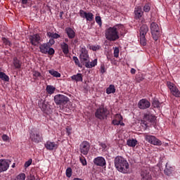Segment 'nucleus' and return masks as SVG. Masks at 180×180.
Instances as JSON below:
<instances>
[{
    "mask_svg": "<svg viewBox=\"0 0 180 180\" xmlns=\"http://www.w3.org/2000/svg\"><path fill=\"white\" fill-rule=\"evenodd\" d=\"M124 26L122 24H117L113 27H110L105 30V39L109 41H116L119 40V34L123 36L125 33Z\"/></svg>",
    "mask_w": 180,
    "mask_h": 180,
    "instance_id": "obj_1",
    "label": "nucleus"
},
{
    "mask_svg": "<svg viewBox=\"0 0 180 180\" xmlns=\"http://www.w3.org/2000/svg\"><path fill=\"white\" fill-rule=\"evenodd\" d=\"M114 164L119 172H122V174H127L129 172L130 165H129V162L124 158L117 156L114 160Z\"/></svg>",
    "mask_w": 180,
    "mask_h": 180,
    "instance_id": "obj_2",
    "label": "nucleus"
},
{
    "mask_svg": "<svg viewBox=\"0 0 180 180\" xmlns=\"http://www.w3.org/2000/svg\"><path fill=\"white\" fill-rule=\"evenodd\" d=\"M155 120H157V118L154 115L150 112L145 113L143 119L141 120V124L145 129H147V127H148V123L154 124L155 123Z\"/></svg>",
    "mask_w": 180,
    "mask_h": 180,
    "instance_id": "obj_3",
    "label": "nucleus"
},
{
    "mask_svg": "<svg viewBox=\"0 0 180 180\" xmlns=\"http://www.w3.org/2000/svg\"><path fill=\"white\" fill-rule=\"evenodd\" d=\"M148 32V27L147 25H143L139 31V39L141 46H146L147 44V39H146V34Z\"/></svg>",
    "mask_w": 180,
    "mask_h": 180,
    "instance_id": "obj_4",
    "label": "nucleus"
},
{
    "mask_svg": "<svg viewBox=\"0 0 180 180\" xmlns=\"http://www.w3.org/2000/svg\"><path fill=\"white\" fill-rule=\"evenodd\" d=\"M143 136L145 138L146 141L152 144L153 146H162V142L161 140L158 139L155 137V136L150 135L147 133L143 134Z\"/></svg>",
    "mask_w": 180,
    "mask_h": 180,
    "instance_id": "obj_5",
    "label": "nucleus"
},
{
    "mask_svg": "<svg viewBox=\"0 0 180 180\" xmlns=\"http://www.w3.org/2000/svg\"><path fill=\"white\" fill-rule=\"evenodd\" d=\"M108 115H109V111L108 110V108L104 107L98 108L95 112L96 117L100 120L106 119L108 117Z\"/></svg>",
    "mask_w": 180,
    "mask_h": 180,
    "instance_id": "obj_6",
    "label": "nucleus"
},
{
    "mask_svg": "<svg viewBox=\"0 0 180 180\" xmlns=\"http://www.w3.org/2000/svg\"><path fill=\"white\" fill-rule=\"evenodd\" d=\"M54 101L56 105L64 106L65 105H67L68 102H70V98L65 95L57 94L54 96Z\"/></svg>",
    "mask_w": 180,
    "mask_h": 180,
    "instance_id": "obj_7",
    "label": "nucleus"
},
{
    "mask_svg": "<svg viewBox=\"0 0 180 180\" xmlns=\"http://www.w3.org/2000/svg\"><path fill=\"white\" fill-rule=\"evenodd\" d=\"M150 30L153 40L157 41L160 37V27L157 22H152L150 24Z\"/></svg>",
    "mask_w": 180,
    "mask_h": 180,
    "instance_id": "obj_8",
    "label": "nucleus"
},
{
    "mask_svg": "<svg viewBox=\"0 0 180 180\" xmlns=\"http://www.w3.org/2000/svg\"><path fill=\"white\" fill-rule=\"evenodd\" d=\"M39 51L42 54H49V56H54V49L50 48L46 43L39 45Z\"/></svg>",
    "mask_w": 180,
    "mask_h": 180,
    "instance_id": "obj_9",
    "label": "nucleus"
},
{
    "mask_svg": "<svg viewBox=\"0 0 180 180\" xmlns=\"http://www.w3.org/2000/svg\"><path fill=\"white\" fill-rule=\"evenodd\" d=\"M89 150H91V144L89 142L84 141L81 143L79 146V150L81 154H83V155H88Z\"/></svg>",
    "mask_w": 180,
    "mask_h": 180,
    "instance_id": "obj_10",
    "label": "nucleus"
},
{
    "mask_svg": "<svg viewBox=\"0 0 180 180\" xmlns=\"http://www.w3.org/2000/svg\"><path fill=\"white\" fill-rule=\"evenodd\" d=\"M167 86L169 88L171 94L176 98H180L179 89L176 88V86L171 82H167Z\"/></svg>",
    "mask_w": 180,
    "mask_h": 180,
    "instance_id": "obj_11",
    "label": "nucleus"
},
{
    "mask_svg": "<svg viewBox=\"0 0 180 180\" xmlns=\"http://www.w3.org/2000/svg\"><path fill=\"white\" fill-rule=\"evenodd\" d=\"M141 178L142 180H151V169L150 167H146L141 169Z\"/></svg>",
    "mask_w": 180,
    "mask_h": 180,
    "instance_id": "obj_12",
    "label": "nucleus"
},
{
    "mask_svg": "<svg viewBox=\"0 0 180 180\" xmlns=\"http://www.w3.org/2000/svg\"><path fill=\"white\" fill-rule=\"evenodd\" d=\"M80 60L83 63H86V61H89V55H88V50H86V47L85 46H80Z\"/></svg>",
    "mask_w": 180,
    "mask_h": 180,
    "instance_id": "obj_13",
    "label": "nucleus"
},
{
    "mask_svg": "<svg viewBox=\"0 0 180 180\" xmlns=\"http://www.w3.org/2000/svg\"><path fill=\"white\" fill-rule=\"evenodd\" d=\"M30 41L32 46H34L35 47H38L39 44L41 41V37H40L39 34H34L33 35L30 36Z\"/></svg>",
    "mask_w": 180,
    "mask_h": 180,
    "instance_id": "obj_14",
    "label": "nucleus"
},
{
    "mask_svg": "<svg viewBox=\"0 0 180 180\" xmlns=\"http://www.w3.org/2000/svg\"><path fill=\"white\" fill-rule=\"evenodd\" d=\"M30 139L33 143H39L43 140V135L39 131L31 133Z\"/></svg>",
    "mask_w": 180,
    "mask_h": 180,
    "instance_id": "obj_15",
    "label": "nucleus"
},
{
    "mask_svg": "<svg viewBox=\"0 0 180 180\" xmlns=\"http://www.w3.org/2000/svg\"><path fill=\"white\" fill-rule=\"evenodd\" d=\"M79 15L81 18L86 19L87 22H92L94 20V14L92 13H86V11L84 10H80Z\"/></svg>",
    "mask_w": 180,
    "mask_h": 180,
    "instance_id": "obj_16",
    "label": "nucleus"
},
{
    "mask_svg": "<svg viewBox=\"0 0 180 180\" xmlns=\"http://www.w3.org/2000/svg\"><path fill=\"white\" fill-rule=\"evenodd\" d=\"M150 106H151V103L146 98L141 99L138 103V108H139V109H142L143 110L145 109H148Z\"/></svg>",
    "mask_w": 180,
    "mask_h": 180,
    "instance_id": "obj_17",
    "label": "nucleus"
},
{
    "mask_svg": "<svg viewBox=\"0 0 180 180\" xmlns=\"http://www.w3.org/2000/svg\"><path fill=\"white\" fill-rule=\"evenodd\" d=\"M44 146L45 148H46V150H49V151H53V150H57V148H58V144L50 141H46Z\"/></svg>",
    "mask_w": 180,
    "mask_h": 180,
    "instance_id": "obj_18",
    "label": "nucleus"
},
{
    "mask_svg": "<svg viewBox=\"0 0 180 180\" xmlns=\"http://www.w3.org/2000/svg\"><path fill=\"white\" fill-rule=\"evenodd\" d=\"M94 163L97 167H105L106 165V160L103 158V157H97L94 158Z\"/></svg>",
    "mask_w": 180,
    "mask_h": 180,
    "instance_id": "obj_19",
    "label": "nucleus"
},
{
    "mask_svg": "<svg viewBox=\"0 0 180 180\" xmlns=\"http://www.w3.org/2000/svg\"><path fill=\"white\" fill-rule=\"evenodd\" d=\"M8 168H9V160H0V172L8 171Z\"/></svg>",
    "mask_w": 180,
    "mask_h": 180,
    "instance_id": "obj_20",
    "label": "nucleus"
},
{
    "mask_svg": "<svg viewBox=\"0 0 180 180\" xmlns=\"http://www.w3.org/2000/svg\"><path fill=\"white\" fill-rule=\"evenodd\" d=\"M65 32L66 33L68 37L70 39L75 38V31L71 27H66L65 30Z\"/></svg>",
    "mask_w": 180,
    "mask_h": 180,
    "instance_id": "obj_21",
    "label": "nucleus"
},
{
    "mask_svg": "<svg viewBox=\"0 0 180 180\" xmlns=\"http://www.w3.org/2000/svg\"><path fill=\"white\" fill-rule=\"evenodd\" d=\"M121 122H123V117H122V115L120 114H116L112 123L114 126H119Z\"/></svg>",
    "mask_w": 180,
    "mask_h": 180,
    "instance_id": "obj_22",
    "label": "nucleus"
},
{
    "mask_svg": "<svg viewBox=\"0 0 180 180\" xmlns=\"http://www.w3.org/2000/svg\"><path fill=\"white\" fill-rule=\"evenodd\" d=\"M143 13L144 12L143 11V9L141 8V7L138 6L135 8V10H134L135 19L136 20L140 19L143 16Z\"/></svg>",
    "mask_w": 180,
    "mask_h": 180,
    "instance_id": "obj_23",
    "label": "nucleus"
},
{
    "mask_svg": "<svg viewBox=\"0 0 180 180\" xmlns=\"http://www.w3.org/2000/svg\"><path fill=\"white\" fill-rule=\"evenodd\" d=\"M72 81H75L76 82H82L84 79V76L82 74L77 73V75H74L71 77Z\"/></svg>",
    "mask_w": 180,
    "mask_h": 180,
    "instance_id": "obj_24",
    "label": "nucleus"
},
{
    "mask_svg": "<svg viewBox=\"0 0 180 180\" xmlns=\"http://www.w3.org/2000/svg\"><path fill=\"white\" fill-rule=\"evenodd\" d=\"M60 48H61V50L63 53V54H68V53H70V49H69V46H68V44L65 43V42H62L60 44Z\"/></svg>",
    "mask_w": 180,
    "mask_h": 180,
    "instance_id": "obj_25",
    "label": "nucleus"
},
{
    "mask_svg": "<svg viewBox=\"0 0 180 180\" xmlns=\"http://www.w3.org/2000/svg\"><path fill=\"white\" fill-rule=\"evenodd\" d=\"M89 61H86L84 63L85 67L86 68H93V67H95L98 64V59H94L93 61H91L90 63Z\"/></svg>",
    "mask_w": 180,
    "mask_h": 180,
    "instance_id": "obj_26",
    "label": "nucleus"
},
{
    "mask_svg": "<svg viewBox=\"0 0 180 180\" xmlns=\"http://www.w3.org/2000/svg\"><path fill=\"white\" fill-rule=\"evenodd\" d=\"M13 65L15 68H16L17 70H19L22 67V63L20 62V60H19V59H18V58H14Z\"/></svg>",
    "mask_w": 180,
    "mask_h": 180,
    "instance_id": "obj_27",
    "label": "nucleus"
},
{
    "mask_svg": "<svg viewBox=\"0 0 180 180\" xmlns=\"http://www.w3.org/2000/svg\"><path fill=\"white\" fill-rule=\"evenodd\" d=\"M127 145L129 147L134 148L137 146V140L136 139H128L127 141Z\"/></svg>",
    "mask_w": 180,
    "mask_h": 180,
    "instance_id": "obj_28",
    "label": "nucleus"
},
{
    "mask_svg": "<svg viewBox=\"0 0 180 180\" xmlns=\"http://www.w3.org/2000/svg\"><path fill=\"white\" fill-rule=\"evenodd\" d=\"M49 74L52 75V77H55V78H60L61 74L58 71L54 70L53 69L49 70Z\"/></svg>",
    "mask_w": 180,
    "mask_h": 180,
    "instance_id": "obj_29",
    "label": "nucleus"
},
{
    "mask_svg": "<svg viewBox=\"0 0 180 180\" xmlns=\"http://www.w3.org/2000/svg\"><path fill=\"white\" fill-rule=\"evenodd\" d=\"M165 167H166V168L165 169V175H171V174H172V171H173L174 168L172 167H169L168 163H166Z\"/></svg>",
    "mask_w": 180,
    "mask_h": 180,
    "instance_id": "obj_30",
    "label": "nucleus"
},
{
    "mask_svg": "<svg viewBox=\"0 0 180 180\" xmlns=\"http://www.w3.org/2000/svg\"><path fill=\"white\" fill-rule=\"evenodd\" d=\"M115 92H116V89L113 84H110L106 89V94H108V95H110V94H115Z\"/></svg>",
    "mask_w": 180,
    "mask_h": 180,
    "instance_id": "obj_31",
    "label": "nucleus"
},
{
    "mask_svg": "<svg viewBox=\"0 0 180 180\" xmlns=\"http://www.w3.org/2000/svg\"><path fill=\"white\" fill-rule=\"evenodd\" d=\"M55 91H56V87L51 85L46 86L47 94H49V95H53V94H54Z\"/></svg>",
    "mask_w": 180,
    "mask_h": 180,
    "instance_id": "obj_32",
    "label": "nucleus"
},
{
    "mask_svg": "<svg viewBox=\"0 0 180 180\" xmlns=\"http://www.w3.org/2000/svg\"><path fill=\"white\" fill-rule=\"evenodd\" d=\"M47 36L48 37H51V39H60V37H61V36H60V34H57V33H54V32H47Z\"/></svg>",
    "mask_w": 180,
    "mask_h": 180,
    "instance_id": "obj_33",
    "label": "nucleus"
},
{
    "mask_svg": "<svg viewBox=\"0 0 180 180\" xmlns=\"http://www.w3.org/2000/svg\"><path fill=\"white\" fill-rule=\"evenodd\" d=\"M33 77L34 79H37V78H40V79H44V77L41 76V73H40L39 71H34Z\"/></svg>",
    "mask_w": 180,
    "mask_h": 180,
    "instance_id": "obj_34",
    "label": "nucleus"
},
{
    "mask_svg": "<svg viewBox=\"0 0 180 180\" xmlns=\"http://www.w3.org/2000/svg\"><path fill=\"white\" fill-rule=\"evenodd\" d=\"M0 79L6 81V82H9V76L6 75L4 72H0Z\"/></svg>",
    "mask_w": 180,
    "mask_h": 180,
    "instance_id": "obj_35",
    "label": "nucleus"
},
{
    "mask_svg": "<svg viewBox=\"0 0 180 180\" xmlns=\"http://www.w3.org/2000/svg\"><path fill=\"white\" fill-rule=\"evenodd\" d=\"M150 11H151V4L150 3L145 4L143 6V11L148 13Z\"/></svg>",
    "mask_w": 180,
    "mask_h": 180,
    "instance_id": "obj_36",
    "label": "nucleus"
},
{
    "mask_svg": "<svg viewBox=\"0 0 180 180\" xmlns=\"http://www.w3.org/2000/svg\"><path fill=\"white\" fill-rule=\"evenodd\" d=\"M39 106L43 112H46V110L47 109V104H46V103H44V101H43L42 103H39Z\"/></svg>",
    "mask_w": 180,
    "mask_h": 180,
    "instance_id": "obj_37",
    "label": "nucleus"
},
{
    "mask_svg": "<svg viewBox=\"0 0 180 180\" xmlns=\"http://www.w3.org/2000/svg\"><path fill=\"white\" fill-rule=\"evenodd\" d=\"M79 161L84 167H85V165H86V164H87L86 159H85V157H84V155H82V154H81L79 156Z\"/></svg>",
    "mask_w": 180,
    "mask_h": 180,
    "instance_id": "obj_38",
    "label": "nucleus"
},
{
    "mask_svg": "<svg viewBox=\"0 0 180 180\" xmlns=\"http://www.w3.org/2000/svg\"><path fill=\"white\" fill-rule=\"evenodd\" d=\"M90 50H92L93 51H98V50H101V46L99 45H91L89 46Z\"/></svg>",
    "mask_w": 180,
    "mask_h": 180,
    "instance_id": "obj_39",
    "label": "nucleus"
},
{
    "mask_svg": "<svg viewBox=\"0 0 180 180\" xmlns=\"http://www.w3.org/2000/svg\"><path fill=\"white\" fill-rule=\"evenodd\" d=\"M17 180H25L26 179V174L25 173H20L17 176Z\"/></svg>",
    "mask_w": 180,
    "mask_h": 180,
    "instance_id": "obj_40",
    "label": "nucleus"
},
{
    "mask_svg": "<svg viewBox=\"0 0 180 180\" xmlns=\"http://www.w3.org/2000/svg\"><path fill=\"white\" fill-rule=\"evenodd\" d=\"M119 53H120V50L118 47H115L114 49V57H115V58H119Z\"/></svg>",
    "mask_w": 180,
    "mask_h": 180,
    "instance_id": "obj_41",
    "label": "nucleus"
},
{
    "mask_svg": "<svg viewBox=\"0 0 180 180\" xmlns=\"http://www.w3.org/2000/svg\"><path fill=\"white\" fill-rule=\"evenodd\" d=\"M96 22L98 23L100 27H102V18H101V16H96Z\"/></svg>",
    "mask_w": 180,
    "mask_h": 180,
    "instance_id": "obj_42",
    "label": "nucleus"
},
{
    "mask_svg": "<svg viewBox=\"0 0 180 180\" xmlns=\"http://www.w3.org/2000/svg\"><path fill=\"white\" fill-rule=\"evenodd\" d=\"M73 61L77 65V67H82L81 65V63H79V60L78 59V58L77 56H73Z\"/></svg>",
    "mask_w": 180,
    "mask_h": 180,
    "instance_id": "obj_43",
    "label": "nucleus"
},
{
    "mask_svg": "<svg viewBox=\"0 0 180 180\" xmlns=\"http://www.w3.org/2000/svg\"><path fill=\"white\" fill-rule=\"evenodd\" d=\"M71 175H72V169L70 167H68L66 169V176L70 178L71 176Z\"/></svg>",
    "mask_w": 180,
    "mask_h": 180,
    "instance_id": "obj_44",
    "label": "nucleus"
},
{
    "mask_svg": "<svg viewBox=\"0 0 180 180\" xmlns=\"http://www.w3.org/2000/svg\"><path fill=\"white\" fill-rule=\"evenodd\" d=\"M56 41L54 40V39L51 38L49 41L48 43H46L50 48H51V46H53V44H55Z\"/></svg>",
    "mask_w": 180,
    "mask_h": 180,
    "instance_id": "obj_45",
    "label": "nucleus"
},
{
    "mask_svg": "<svg viewBox=\"0 0 180 180\" xmlns=\"http://www.w3.org/2000/svg\"><path fill=\"white\" fill-rule=\"evenodd\" d=\"M1 139L3 141H6V143H9L10 141L9 137L6 134H3Z\"/></svg>",
    "mask_w": 180,
    "mask_h": 180,
    "instance_id": "obj_46",
    "label": "nucleus"
},
{
    "mask_svg": "<svg viewBox=\"0 0 180 180\" xmlns=\"http://www.w3.org/2000/svg\"><path fill=\"white\" fill-rule=\"evenodd\" d=\"M32 160L29 159L28 161L25 162L24 167L25 168H28V167H30L32 165Z\"/></svg>",
    "mask_w": 180,
    "mask_h": 180,
    "instance_id": "obj_47",
    "label": "nucleus"
},
{
    "mask_svg": "<svg viewBox=\"0 0 180 180\" xmlns=\"http://www.w3.org/2000/svg\"><path fill=\"white\" fill-rule=\"evenodd\" d=\"M1 40L3 43H4V44H6V46H11V41L8 40V39L3 37Z\"/></svg>",
    "mask_w": 180,
    "mask_h": 180,
    "instance_id": "obj_48",
    "label": "nucleus"
},
{
    "mask_svg": "<svg viewBox=\"0 0 180 180\" xmlns=\"http://www.w3.org/2000/svg\"><path fill=\"white\" fill-rule=\"evenodd\" d=\"M152 105L153 108H160V101L154 100Z\"/></svg>",
    "mask_w": 180,
    "mask_h": 180,
    "instance_id": "obj_49",
    "label": "nucleus"
},
{
    "mask_svg": "<svg viewBox=\"0 0 180 180\" xmlns=\"http://www.w3.org/2000/svg\"><path fill=\"white\" fill-rule=\"evenodd\" d=\"M100 72H101V74H105V72H106V68H105V65L103 64L101 65Z\"/></svg>",
    "mask_w": 180,
    "mask_h": 180,
    "instance_id": "obj_50",
    "label": "nucleus"
},
{
    "mask_svg": "<svg viewBox=\"0 0 180 180\" xmlns=\"http://www.w3.org/2000/svg\"><path fill=\"white\" fill-rule=\"evenodd\" d=\"M100 146L101 147L103 151H105L108 147V146H106L105 143H101Z\"/></svg>",
    "mask_w": 180,
    "mask_h": 180,
    "instance_id": "obj_51",
    "label": "nucleus"
},
{
    "mask_svg": "<svg viewBox=\"0 0 180 180\" xmlns=\"http://www.w3.org/2000/svg\"><path fill=\"white\" fill-rule=\"evenodd\" d=\"M22 5H27L29 4V0H20Z\"/></svg>",
    "mask_w": 180,
    "mask_h": 180,
    "instance_id": "obj_52",
    "label": "nucleus"
},
{
    "mask_svg": "<svg viewBox=\"0 0 180 180\" xmlns=\"http://www.w3.org/2000/svg\"><path fill=\"white\" fill-rule=\"evenodd\" d=\"M78 43V39H75L74 40H72V44H77Z\"/></svg>",
    "mask_w": 180,
    "mask_h": 180,
    "instance_id": "obj_53",
    "label": "nucleus"
},
{
    "mask_svg": "<svg viewBox=\"0 0 180 180\" xmlns=\"http://www.w3.org/2000/svg\"><path fill=\"white\" fill-rule=\"evenodd\" d=\"M131 74H136V70L134 68L131 69Z\"/></svg>",
    "mask_w": 180,
    "mask_h": 180,
    "instance_id": "obj_54",
    "label": "nucleus"
},
{
    "mask_svg": "<svg viewBox=\"0 0 180 180\" xmlns=\"http://www.w3.org/2000/svg\"><path fill=\"white\" fill-rule=\"evenodd\" d=\"M107 59L108 60V61H112V58H110V56H107Z\"/></svg>",
    "mask_w": 180,
    "mask_h": 180,
    "instance_id": "obj_55",
    "label": "nucleus"
},
{
    "mask_svg": "<svg viewBox=\"0 0 180 180\" xmlns=\"http://www.w3.org/2000/svg\"><path fill=\"white\" fill-rule=\"evenodd\" d=\"M119 124H120V126H124L123 121L120 122Z\"/></svg>",
    "mask_w": 180,
    "mask_h": 180,
    "instance_id": "obj_56",
    "label": "nucleus"
},
{
    "mask_svg": "<svg viewBox=\"0 0 180 180\" xmlns=\"http://www.w3.org/2000/svg\"><path fill=\"white\" fill-rule=\"evenodd\" d=\"M64 14V12L63 11H61L60 13V18H63V15Z\"/></svg>",
    "mask_w": 180,
    "mask_h": 180,
    "instance_id": "obj_57",
    "label": "nucleus"
},
{
    "mask_svg": "<svg viewBox=\"0 0 180 180\" xmlns=\"http://www.w3.org/2000/svg\"><path fill=\"white\" fill-rule=\"evenodd\" d=\"M70 40L68 39V38H65V43H68Z\"/></svg>",
    "mask_w": 180,
    "mask_h": 180,
    "instance_id": "obj_58",
    "label": "nucleus"
},
{
    "mask_svg": "<svg viewBox=\"0 0 180 180\" xmlns=\"http://www.w3.org/2000/svg\"><path fill=\"white\" fill-rule=\"evenodd\" d=\"M145 22H146L145 20H142L141 21V23H144Z\"/></svg>",
    "mask_w": 180,
    "mask_h": 180,
    "instance_id": "obj_59",
    "label": "nucleus"
},
{
    "mask_svg": "<svg viewBox=\"0 0 180 180\" xmlns=\"http://www.w3.org/2000/svg\"><path fill=\"white\" fill-rule=\"evenodd\" d=\"M73 180H79V179L75 178Z\"/></svg>",
    "mask_w": 180,
    "mask_h": 180,
    "instance_id": "obj_60",
    "label": "nucleus"
},
{
    "mask_svg": "<svg viewBox=\"0 0 180 180\" xmlns=\"http://www.w3.org/2000/svg\"><path fill=\"white\" fill-rule=\"evenodd\" d=\"M63 1H65L66 2H68V0H63Z\"/></svg>",
    "mask_w": 180,
    "mask_h": 180,
    "instance_id": "obj_61",
    "label": "nucleus"
},
{
    "mask_svg": "<svg viewBox=\"0 0 180 180\" xmlns=\"http://www.w3.org/2000/svg\"><path fill=\"white\" fill-rule=\"evenodd\" d=\"M22 8H25V6H22Z\"/></svg>",
    "mask_w": 180,
    "mask_h": 180,
    "instance_id": "obj_62",
    "label": "nucleus"
}]
</instances>
